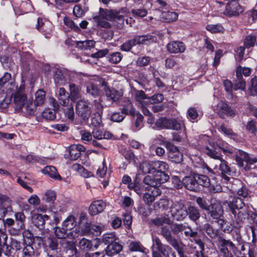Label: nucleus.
Wrapping results in <instances>:
<instances>
[{
    "label": "nucleus",
    "mask_w": 257,
    "mask_h": 257,
    "mask_svg": "<svg viewBox=\"0 0 257 257\" xmlns=\"http://www.w3.org/2000/svg\"><path fill=\"white\" fill-rule=\"evenodd\" d=\"M207 30L212 33H223L224 31L223 27L220 24L216 25H208L206 27Z\"/></svg>",
    "instance_id": "052dcab7"
},
{
    "label": "nucleus",
    "mask_w": 257,
    "mask_h": 257,
    "mask_svg": "<svg viewBox=\"0 0 257 257\" xmlns=\"http://www.w3.org/2000/svg\"><path fill=\"white\" fill-rule=\"evenodd\" d=\"M153 175H147L143 180L144 183L149 185L148 187H157L158 188L161 184L167 181L169 179V176H164L163 175L162 178L155 173Z\"/></svg>",
    "instance_id": "6e6552de"
},
{
    "label": "nucleus",
    "mask_w": 257,
    "mask_h": 257,
    "mask_svg": "<svg viewBox=\"0 0 257 257\" xmlns=\"http://www.w3.org/2000/svg\"><path fill=\"white\" fill-rule=\"evenodd\" d=\"M161 191L157 187H146V192L143 195V200L148 206H150L156 198L160 196Z\"/></svg>",
    "instance_id": "f8f14e48"
},
{
    "label": "nucleus",
    "mask_w": 257,
    "mask_h": 257,
    "mask_svg": "<svg viewBox=\"0 0 257 257\" xmlns=\"http://www.w3.org/2000/svg\"><path fill=\"white\" fill-rule=\"evenodd\" d=\"M122 249V245L117 242L107 245L104 251L106 255L112 256L118 253Z\"/></svg>",
    "instance_id": "a878e982"
},
{
    "label": "nucleus",
    "mask_w": 257,
    "mask_h": 257,
    "mask_svg": "<svg viewBox=\"0 0 257 257\" xmlns=\"http://www.w3.org/2000/svg\"><path fill=\"white\" fill-rule=\"evenodd\" d=\"M29 99L25 93V86L21 84L14 95V103L17 111H20Z\"/></svg>",
    "instance_id": "0eeeda50"
},
{
    "label": "nucleus",
    "mask_w": 257,
    "mask_h": 257,
    "mask_svg": "<svg viewBox=\"0 0 257 257\" xmlns=\"http://www.w3.org/2000/svg\"><path fill=\"white\" fill-rule=\"evenodd\" d=\"M233 215V225L237 228L241 227L248 216V213L246 210L241 209L238 211H235L234 213H232Z\"/></svg>",
    "instance_id": "dca6fc26"
},
{
    "label": "nucleus",
    "mask_w": 257,
    "mask_h": 257,
    "mask_svg": "<svg viewBox=\"0 0 257 257\" xmlns=\"http://www.w3.org/2000/svg\"><path fill=\"white\" fill-rule=\"evenodd\" d=\"M171 232L170 226L165 225L161 228V234L165 238L166 241L172 246L179 242V241L176 238L173 237Z\"/></svg>",
    "instance_id": "5701e85b"
},
{
    "label": "nucleus",
    "mask_w": 257,
    "mask_h": 257,
    "mask_svg": "<svg viewBox=\"0 0 257 257\" xmlns=\"http://www.w3.org/2000/svg\"><path fill=\"white\" fill-rule=\"evenodd\" d=\"M242 11V9L238 1L232 0L227 3L223 14L228 17L236 16L241 13Z\"/></svg>",
    "instance_id": "4468645a"
},
{
    "label": "nucleus",
    "mask_w": 257,
    "mask_h": 257,
    "mask_svg": "<svg viewBox=\"0 0 257 257\" xmlns=\"http://www.w3.org/2000/svg\"><path fill=\"white\" fill-rule=\"evenodd\" d=\"M87 92L93 96H96L99 94V89L97 84L92 82L88 83L86 88Z\"/></svg>",
    "instance_id": "6e6d98bb"
},
{
    "label": "nucleus",
    "mask_w": 257,
    "mask_h": 257,
    "mask_svg": "<svg viewBox=\"0 0 257 257\" xmlns=\"http://www.w3.org/2000/svg\"><path fill=\"white\" fill-rule=\"evenodd\" d=\"M240 68L236 69V75L237 79L235 80L234 89L235 90H244L245 88V81L240 74Z\"/></svg>",
    "instance_id": "72a5a7b5"
},
{
    "label": "nucleus",
    "mask_w": 257,
    "mask_h": 257,
    "mask_svg": "<svg viewBox=\"0 0 257 257\" xmlns=\"http://www.w3.org/2000/svg\"><path fill=\"white\" fill-rule=\"evenodd\" d=\"M85 151V148L81 145H73L69 148L70 158L72 160H76L81 156V152Z\"/></svg>",
    "instance_id": "393cba45"
},
{
    "label": "nucleus",
    "mask_w": 257,
    "mask_h": 257,
    "mask_svg": "<svg viewBox=\"0 0 257 257\" xmlns=\"http://www.w3.org/2000/svg\"><path fill=\"white\" fill-rule=\"evenodd\" d=\"M165 146L169 151L168 157L171 161L180 163L183 161V155L177 147L169 142L165 143Z\"/></svg>",
    "instance_id": "9d476101"
},
{
    "label": "nucleus",
    "mask_w": 257,
    "mask_h": 257,
    "mask_svg": "<svg viewBox=\"0 0 257 257\" xmlns=\"http://www.w3.org/2000/svg\"><path fill=\"white\" fill-rule=\"evenodd\" d=\"M68 230L62 226V227H56L54 228V232L56 236L59 238H65L66 237L75 238L77 237V233L71 231L67 233Z\"/></svg>",
    "instance_id": "b1692460"
},
{
    "label": "nucleus",
    "mask_w": 257,
    "mask_h": 257,
    "mask_svg": "<svg viewBox=\"0 0 257 257\" xmlns=\"http://www.w3.org/2000/svg\"><path fill=\"white\" fill-rule=\"evenodd\" d=\"M197 180L198 187L202 186L205 187H208L210 186V179L206 175L195 174Z\"/></svg>",
    "instance_id": "37998d69"
},
{
    "label": "nucleus",
    "mask_w": 257,
    "mask_h": 257,
    "mask_svg": "<svg viewBox=\"0 0 257 257\" xmlns=\"http://www.w3.org/2000/svg\"><path fill=\"white\" fill-rule=\"evenodd\" d=\"M182 183L185 187L190 191H197L199 190L195 175L184 177Z\"/></svg>",
    "instance_id": "aec40b11"
},
{
    "label": "nucleus",
    "mask_w": 257,
    "mask_h": 257,
    "mask_svg": "<svg viewBox=\"0 0 257 257\" xmlns=\"http://www.w3.org/2000/svg\"><path fill=\"white\" fill-rule=\"evenodd\" d=\"M170 212L172 216L177 220H182L187 215V209L182 203L176 202L172 205Z\"/></svg>",
    "instance_id": "1a4fd4ad"
},
{
    "label": "nucleus",
    "mask_w": 257,
    "mask_h": 257,
    "mask_svg": "<svg viewBox=\"0 0 257 257\" xmlns=\"http://www.w3.org/2000/svg\"><path fill=\"white\" fill-rule=\"evenodd\" d=\"M76 45L77 47L80 49L87 50L94 47L95 42L93 40L77 41L76 42Z\"/></svg>",
    "instance_id": "603ef678"
},
{
    "label": "nucleus",
    "mask_w": 257,
    "mask_h": 257,
    "mask_svg": "<svg viewBox=\"0 0 257 257\" xmlns=\"http://www.w3.org/2000/svg\"><path fill=\"white\" fill-rule=\"evenodd\" d=\"M169 205V200L165 198L160 199L158 201L154 204V208L155 210H158L161 208L165 209L168 207Z\"/></svg>",
    "instance_id": "0e129e2a"
},
{
    "label": "nucleus",
    "mask_w": 257,
    "mask_h": 257,
    "mask_svg": "<svg viewBox=\"0 0 257 257\" xmlns=\"http://www.w3.org/2000/svg\"><path fill=\"white\" fill-rule=\"evenodd\" d=\"M69 88L72 100L75 101L80 97V90L77 85L73 83H70L69 84Z\"/></svg>",
    "instance_id": "8fccbe9b"
},
{
    "label": "nucleus",
    "mask_w": 257,
    "mask_h": 257,
    "mask_svg": "<svg viewBox=\"0 0 257 257\" xmlns=\"http://www.w3.org/2000/svg\"><path fill=\"white\" fill-rule=\"evenodd\" d=\"M36 27L37 29L39 31L49 33L51 31L52 25L48 22H47L46 23L43 22L42 18H38L37 20V24Z\"/></svg>",
    "instance_id": "4c0bfd02"
},
{
    "label": "nucleus",
    "mask_w": 257,
    "mask_h": 257,
    "mask_svg": "<svg viewBox=\"0 0 257 257\" xmlns=\"http://www.w3.org/2000/svg\"><path fill=\"white\" fill-rule=\"evenodd\" d=\"M156 125L160 128L180 130L185 129L184 122L181 120L176 119H169L165 117L159 118L156 122Z\"/></svg>",
    "instance_id": "20e7f679"
},
{
    "label": "nucleus",
    "mask_w": 257,
    "mask_h": 257,
    "mask_svg": "<svg viewBox=\"0 0 257 257\" xmlns=\"http://www.w3.org/2000/svg\"><path fill=\"white\" fill-rule=\"evenodd\" d=\"M219 131L233 140H235L237 138V135L231 128L228 127L224 124L221 125Z\"/></svg>",
    "instance_id": "4d7b16f0"
},
{
    "label": "nucleus",
    "mask_w": 257,
    "mask_h": 257,
    "mask_svg": "<svg viewBox=\"0 0 257 257\" xmlns=\"http://www.w3.org/2000/svg\"><path fill=\"white\" fill-rule=\"evenodd\" d=\"M42 173L56 180H61V177L57 173L56 169L52 166H46L42 170Z\"/></svg>",
    "instance_id": "c9c22d12"
},
{
    "label": "nucleus",
    "mask_w": 257,
    "mask_h": 257,
    "mask_svg": "<svg viewBox=\"0 0 257 257\" xmlns=\"http://www.w3.org/2000/svg\"><path fill=\"white\" fill-rule=\"evenodd\" d=\"M49 219V216L47 215L33 214L32 216V222L34 226L40 229H42L44 227L45 221Z\"/></svg>",
    "instance_id": "412c9836"
},
{
    "label": "nucleus",
    "mask_w": 257,
    "mask_h": 257,
    "mask_svg": "<svg viewBox=\"0 0 257 257\" xmlns=\"http://www.w3.org/2000/svg\"><path fill=\"white\" fill-rule=\"evenodd\" d=\"M66 75L65 73L61 69L56 70L54 76V81L56 83L60 85L65 84Z\"/></svg>",
    "instance_id": "a19ab883"
},
{
    "label": "nucleus",
    "mask_w": 257,
    "mask_h": 257,
    "mask_svg": "<svg viewBox=\"0 0 257 257\" xmlns=\"http://www.w3.org/2000/svg\"><path fill=\"white\" fill-rule=\"evenodd\" d=\"M154 161H144L140 164V170L145 174L155 173L154 169Z\"/></svg>",
    "instance_id": "c756f323"
},
{
    "label": "nucleus",
    "mask_w": 257,
    "mask_h": 257,
    "mask_svg": "<svg viewBox=\"0 0 257 257\" xmlns=\"http://www.w3.org/2000/svg\"><path fill=\"white\" fill-rule=\"evenodd\" d=\"M42 199L50 204H52L56 199V193L54 191L48 190L45 193Z\"/></svg>",
    "instance_id": "09e8293b"
},
{
    "label": "nucleus",
    "mask_w": 257,
    "mask_h": 257,
    "mask_svg": "<svg viewBox=\"0 0 257 257\" xmlns=\"http://www.w3.org/2000/svg\"><path fill=\"white\" fill-rule=\"evenodd\" d=\"M153 257H176L175 252L168 245L163 244L158 237L153 238Z\"/></svg>",
    "instance_id": "f03ea898"
},
{
    "label": "nucleus",
    "mask_w": 257,
    "mask_h": 257,
    "mask_svg": "<svg viewBox=\"0 0 257 257\" xmlns=\"http://www.w3.org/2000/svg\"><path fill=\"white\" fill-rule=\"evenodd\" d=\"M133 16L143 18L147 16L148 12L145 9H134L131 10Z\"/></svg>",
    "instance_id": "338daca9"
},
{
    "label": "nucleus",
    "mask_w": 257,
    "mask_h": 257,
    "mask_svg": "<svg viewBox=\"0 0 257 257\" xmlns=\"http://www.w3.org/2000/svg\"><path fill=\"white\" fill-rule=\"evenodd\" d=\"M218 242L220 247V250L223 248H227V247H229L233 251L235 249V245L229 240L225 239L223 237L219 236L218 238Z\"/></svg>",
    "instance_id": "ea45409f"
},
{
    "label": "nucleus",
    "mask_w": 257,
    "mask_h": 257,
    "mask_svg": "<svg viewBox=\"0 0 257 257\" xmlns=\"http://www.w3.org/2000/svg\"><path fill=\"white\" fill-rule=\"evenodd\" d=\"M173 221L171 220V224L170 225V229L172 232L174 234H177L179 232H182L187 229V225L184 224H177L172 223Z\"/></svg>",
    "instance_id": "5fc2aeb1"
},
{
    "label": "nucleus",
    "mask_w": 257,
    "mask_h": 257,
    "mask_svg": "<svg viewBox=\"0 0 257 257\" xmlns=\"http://www.w3.org/2000/svg\"><path fill=\"white\" fill-rule=\"evenodd\" d=\"M155 173L162 178L163 175L168 176L165 173L169 169V165L163 161H154Z\"/></svg>",
    "instance_id": "4be33fe9"
},
{
    "label": "nucleus",
    "mask_w": 257,
    "mask_h": 257,
    "mask_svg": "<svg viewBox=\"0 0 257 257\" xmlns=\"http://www.w3.org/2000/svg\"><path fill=\"white\" fill-rule=\"evenodd\" d=\"M151 223L157 227L161 226L163 227L165 224L168 225L171 224V220L170 218L167 216H161L151 219Z\"/></svg>",
    "instance_id": "473e14b6"
},
{
    "label": "nucleus",
    "mask_w": 257,
    "mask_h": 257,
    "mask_svg": "<svg viewBox=\"0 0 257 257\" xmlns=\"http://www.w3.org/2000/svg\"><path fill=\"white\" fill-rule=\"evenodd\" d=\"M36 106L33 104L32 99H29L26 104L23 106L20 111H22L26 115H34L35 112Z\"/></svg>",
    "instance_id": "f704fd0d"
},
{
    "label": "nucleus",
    "mask_w": 257,
    "mask_h": 257,
    "mask_svg": "<svg viewBox=\"0 0 257 257\" xmlns=\"http://www.w3.org/2000/svg\"><path fill=\"white\" fill-rule=\"evenodd\" d=\"M227 204L229 210L231 213H234L235 211L242 209L245 205L242 200L236 196L230 195L228 200L224 202V204Z\"/></svg>",
    "instance_id": "9b49d317"
},
{
    "label": "nucleus",
    "mask_w": 257,
    "mask_h": 257,
    "mask_svg": "<svg viewBox=\"0 0 257 257\" xmlns=\"http://www.w3.org/2000/svg\"><path fill=\"white\" fill-rule=\"evenodd\" d=\"M7 238V237L6 235H3V241L1 244V246H0V256H2V254H4L6 256H9L10 254V248L6 243Z\"/></svg>",
    "instance_id": "13d9d810"
},
{
    "label": "nucleus",
    "mask_w": 257,
    "mask_h": 257,
    "mask_svg": "<svg viewBox=\"0 0 257 257\" xmlns=\"http://www.w3.org/2000/svg\"><path fill=\"white\" fill-rule=\"evenodd\" d=\"M203 229L211 238H215L218 236V230L215 229L209 223H206L203 225Z\"/></svg>",
    "instance_id": "a18cd8bd"
},
{
    "label": "nucleus",
    "mask_w": 257,
    "mask_h": 257,
    "mask_svg": "<svg viewBox=\"0 0 257 257\" xmlns=\"http://www.w3.org/2000/svg\"><path fill=\"white\" fill-rule=\"evenodd\" d=\"M118 237L114 233H106L103 235L102 242L105 244H110L116 242Z\"/></svg>",
    "instance_id": "3c124183"
},
{
    "label": "nucleus",
    "mask_w": 257,
    "mask_h": 257,
    "mask_svg": "<svg viewBox=\"0 0 257 257\" xmlns=\"http://www.w3.org/2000/svg\"><path fill=\"white\" fill-rule=\"evenodd\" d=\"M42 116L47 120H53L56 117L55 111L50 109H45L42 112Z\"/></svg>",
    "instance_id": "774afa93"
},
{
    "label": "nucleus",
    "mask_w": 257,
    "mask_h": 257,
    "mask_svg": "<svg viewBox=\"0 0 257 257\" xmlns=\"http://www.w3.org/2000/svg\"><path fill=\"white\" fill-rule=\"evenodd\" d=\"M76 111L82 119L87 120L92 112L90 104L87 100H80L76 103Z\"/></svg>",
    "instance_id": "423d86ee"
},
{
    "label": "nucleus",
    "mask_w": 257,
    "mask_h": 257,
    "mask_svg": "<svg viewBox=\"0 0 257 257\" xmlns=\"http://www.w3.org/2000/svg\"><path fill=\"white\" fill-rule=\"evenodd\" d=\"M214 110L222 118H224L225 114L230 117H234L235 115V111L222 101L218 102L214 108Z\"/></svg>",
    "instance_id": "2eb2a0df"
},
{
    "label": "nucleus",
    "mask_w": 257,
    "mask_h": 257,
    "mask_svg": "<svg viewBox=\"0 0 257 257\" xmlns=\"http://www.w3.org/2000/svg\"><path fill=\"white\" fill-rule=\"evenodd\" d=\"M11 201V200L9 197L0 194V211H3V215L2 216H4L9 210H12Z\"/></svg>",
    "instance_id": "cd10ccee"
},
{
    "label": "nucleus",
    "mask_w": 257,
    "mask_h": 257,
    "mask_svg": "<svg viewBox=\"0 0 257 257\" xmlns=\"http://www.w3.org/2000/svg\"><path fill=\"white\" fill-rule=\"evenodd\" d=\"M93 244L91 241L85 238H82L78 243V247L80 249L84 250H90L92 247Z\"/></svg>",
    "instance_id": "864d4df0"
},
{
    "label": "nucleus",
    "mask_w": 257,
    "mask_h": 257,
    "mask_svg": "<svg viewBox=\"0 0 257 257\" xmlns=\"http://www.w3.org/2000/svg\"><path fill=\"white\" fill-rule=\"evenodd\" d=\"M187 215H188L190 219L193 221H197L200 217V213L198 209L195 206H189L187 209Z\"/></svg>",
    "instance_id": "e433bc0d"
},
{
    "label": "nucleus",
    "mask_w": 257,
    "mask_h": 257,
    "mask_svg": "<svg viewBox=\"0 0 257 257\" xmlns=\"http://www.w3.org/2000/svg\"><path fill=\"white\" fill-rule=\"evenodd\" d=\"M154 36L151 35L136 36L133 39L129 40L124 43L120 47L121 50L129 51L131 48L137 44H146L153 43L155 41Z\"/></svg>",
    "instance_id": "7ed1b4c3"
},
{
    "label": "nucleus",
    "mask_w": 257,
    "mask_h": 257,
    "mask_svg": "<svg viewBox=\"0 0 257 257\" xmlns=\"http://www.w3.org/2000/svg\"><path fill=\"white\" fill-rule=\"evenodd\" d=\"M11 74L8 72H6L4 76L0 79V85L2 87H4L6 85L7 91H11L15 87V83L9 81L11 80Z\"/></svg>",
    "instance_id": "bb28decb"
},
{
    "label": "nucleus",
    "mask_w": 257,
    "mask_h": 257,
    "mask_svg": "<svg viewBox=\"0 0 257 257\" xmlns=\"http://www.w3.org/2000/svg\"><path fill=\"white\" fill-rule=\"evenodd\" d=\"M58 243L56 238L50 239L48 241V254L51 257H54L58 252Z\"/></svg>",
    "instance_id": "7c9ffc66"
},
{
    "label": "nucleus",
    "mask_w": 257,
    "mask_h": 257,
    "mask_svg": "<svg viewBox=\"0 0 257 257\" xmlns=\"http://www.w3.org/2000/svg\"><path fill=\"white\" fill-rule=\"evenodd\" d=\"M221 150L225 154H232L233 149L227 143L222 141H218L216 143H209L203 148V151L210 157L219 161V170L222 177L226 181L230 180L228 176L231 175V170L227 162L223 159L221 155Z\"/></svg>",
    "instance_id": "f257e3e1"
},
{
    "label": "nucleus",
    "mask_w": 257,
    "mask_h": 257,
    "mask_svg": "<svg viewBox=\"0 0 257 257\" xmlns=\"http://www.w3.org/2000/svg\"><path fill=\"white\" fill-rule=\"evenodd\" d=\"M106 207V203L102 200L94 201L89 208V212L94 216L102 212Z\"/></svg>",
    "instance_id": "6ab92c4d"
},
{
    "label": "nucleus",
    "mask_w": 257,
    "mask_h": 257,
    "mask_svg": "<svg viewBox=\"0 0 257 257\" xmlns=\"http://www.w3.org/2000/svg\"><path fill=\"white\" fill-rule=\"evenodd\" d=\"M163 18L166 22H172L178 18V14L174 12H166L163 13Z\"/></svg>",
    "instance_id": "bf43d9fd"
},
{
    "label": "nucleus",
    "mask_w": 257,
    "mask_h": 257,
    "mask_svg": "<svg viewBox=\"0 0 257 257\" xmlns=\"http://www.w3.org/2000/svg\"><path fill=\"white\" fill-rule=\"evenodd\" d=\"M100 17L106 20L112 21L116 18V15L112 10H102L100 12Z\"/></svg>",
    "instance_id": "49530a36"
},
{
    "label": "nucleus",
    "mask_w": 257,
    "mask_h": 257,
    "mask_svg": "<svg viewBox=\"0 0 257 257\" xmlns=\"http://www.w3.org/2000/svg\"><path fill=\"white\" fill-rule=\"evenodd\" d=\"M210 216L214 219L219 218L223 213V210L219 200H215L209 205L207 210Z\"/></svg>",
    "instance_id": "f3484780"
},
{
    "label": "nucleus",
    "mask_w": 257,
    "mask_h": 257,
    "mask_svg": "<svg viewBox=\"0 0 257 257\" xmlns=\"http://www.w3.org/2000/svg\"><path fill=\"white\" fill-rule=\"evenodd\" d=\"M59 100L63 106H67L69 102V95L64 88H60L59 90Z\"/></svg>",
    "instance_id": "58836bf2"
},
{
    "label": "nucleus",
    "mask_w": 257,
    "mask_h": 257,
    "mask_svg": "<svg viewBox=\"0 0 257 257\" xmlns=\"http://www.w3.org/2000/svg\"><path fill=\"white\" fill-rule=\"evenodd\" d=\"M76 225V218L73 215H69L63 221L62 226L65 227L68 230H71Z\"/></svg>",
    "instance_id": "79ce46f5"
},
{
    "label": "nucleus",
    "mask_w": 257,
    "mask_h": 257,
    "mask_svg": "<svg viewBox=\"0 0 257 257\" xmlns=\"http://www.w3.org/2000/svg\"><path fill=\"white\" fill-rule=\"evenodd\" d=\"M92 134V137L98 140L102 139H109L111 138L112 137V134L109 132H103L97 128L93 130Z\"/></svg>",
    "instance_id": "2f4dec72"
},
{
    "label": "nucleus",
    "mask_w": 257,
    "mask_h": 257,
    "mask_svg": "<svg viewBox=\"0 0 257 257\" xmlns=\"http://www.w3.org/2000/svg\"><path fill=\"white\" fill-rule=\"evenodd\" d=\"M72 168L74 170L78 171L79 173L81 174V176L84 178H88L92 176V174L90 172H88L87 170L84 169L82 166L79 164H74Z\"/></svg>",
    "instance_id": "680f3d73"
},
{
    "label": "nucleus",
    "mask_w": 257,
    "mask_h": 257,
    "mask_svg": "<svg viewBox=\"0 0 257 257\" xmlns=\"http://www.w3.org/2000/svg\"><path fill=\"white\" fill-rule=\"evenodd\" d=\"M257 122L254 120H251L246 122L245 128L247 132L252 136H255L257 133Z\"/></svg>",
    "instance_id": "de8ad7c7"
},
{
    "label": "nucleus",
    "mask_w": 257,
    "mask_h": 257,
    "mask_svg": "<svg viewBox=\"0 0 257 257\" xmlns=\"http://www.w3.org/2000/svg\"><path fill=\"white\" fill-rule=\"evenodd\" d=\"M167 49L170 53L177 54L184 52L186 49V46L182 42L174 41L167 44Z\"/></svg>",
    "instance_id": "a211bd4d"
},
{
    "label": "nucleus",
    "mask_w": 257,
    "mask_h": 257,
    "mask_svg": "<svg viewBox=\"0 0 257 257\" xmlns=\"http://www.w3.org/2000/svg\"><path fill=\"white\" fill-rule=\"evenodd\" d=\"M122 106L121 110L125 115L130 114L133 116H135L137 112L130 100L125 99Z\"/></svg>",
    "instance_id": "c85d7f7f"
},
{
    "label": "nucleus",
    "mask_w": 257,
    "mask_h": 257,
    "mask_svg": "<svg viewBox=\"0 0 257 257\" xmlns=\"http://www.w3.org/2000/svg\"><path fill=\"white\" fill-rule=\"evenodd\" d=\"M100 84L103 87L106 96L113 101H116L122 96L123 92L121 91L116 90L114 89H110L107 84V82L104 79H100Z\"/></svg>",
    "instance_id": "ddd939ff"
},
{
    "label": "nucleus",
    "mask_w": 257,
    "mask_h": 257,
    "mask_svg": "<svg viewBox=\"0 0 257 257\" xmlns=\"http://www.w3.org/2000/svg\"><path fill=\"white\" fill-rule=\"evenodd\" d=\"M235 160L238 167H244L246 171L249 169L248 165L257 162V158L250 157L247 153L241 150L236 152Z\"/></svg>",
    "instance_id": "39448f33"
},
{
    "label": "nucleus",
    "mask_w": 257,
    "mask_h": 257,
    "mask_svg": "<svg viewBox=\"0 0 257 257\" xmlns=\"http://www.w3.org/2000/svg\"><path fill=\"white\" fill-rule=\"evenodd\" d=\"M46 94L45 92L40 89L35 93V105L39 106L42 105L45 100Z\"/></svg>",
    "instance_id": "c03bdc74"
},
{
    "label": "nucleus",
    "mask_w": 257,
    "mask_h": 257,
    "mask_svg": "<svg viewBox=\"0 0 257 257\" xmlns=\"http://www.w3.org/2000/svg\"><path fill=\"white\" fill-rule=\"evenodd\" d=\"M129 249L133 251H140L145 252L146 248L140 242H132L129 244Z\"/></svg>",
    "instance_id": "e2e57ef3"
},
{
    "label": "nucleus",
    "mask_w": 257,
    "mask_h": 257,
    "mask_svg": "<svg viewBox=\"0 0 257 257\" xmlns=\"http://www.w3.org/2000/svg\"><path fill=\"white\" fill-rule=\"evenodd\" d=\"M256 37L253 35L247 36L244 40V45L246 48H249L254 45Z\"/></svg>",
    "instance_id": "69168bd1"
}]
</instances>
